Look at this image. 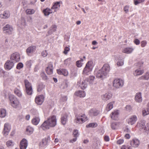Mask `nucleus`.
Here are the masks:
<instances>
[{
	"mask_svg": "<svg viewBox=\"0 0 149 149\" xmlns=\"http://www.w3.org/2000/svg\"><path fill=\"white\" fill-rule=\"evenodd\" d=\"M77 140V137H74V138L73 139L71 140L70 141V143H73L74 142H75Z\"/></svg>",
	"mask_w": 149,
	"mask_h": 149,
	"instance_id": "obj_62",
	"label": "nucleus"
},
{
	"mask_svg": "<svg viewBox=\"0 0 149 149\" xmlns=\"http://www.w3.org/2000/svg\"><path fill=\"white\" fill-rule=\"evenodd\" d=\"M144 0H134V3L135 5L137 4L143 2Z\"/></svg>",
	"mask_w": 149,
	"mask_h": 149,
	"instance_id": "obj_48",
	"label": "nucleus"
},
{
	"mask_svg": "<svg viewBox=\"0 0 149 149\" xmlns=\"http://www.w3.org/2000/svg\"><path fill=\"white\" fill-rule=\"evenodd\" d=\"M10 130V125L8 123H6L4 125V128L3 133V134L6 136L8 134Z\"/></svg>",
	"mask_w": 149,
	"mask_h": 149,
	"instance_id": "obj_15",
	"label": "nucleus"
},
{
	"mask_svg": "<svg viewBox=\"0 0 149 149\" xmlns=\"http://www.w3.org/2000/svg\"><path fill=\"white\" fill-rule=\"evenodd\" d=\"M40 120L39 117L38 116H35L32 119L31 122L33 124L35 125H37L39 123Z\"/></svg>",
	"mask_w": 149,
	"mask_h": 149,
	"instance_id": "obj_28",
	"label": "nucleus"
},
{
	"mask_svg": "<svg viewBox=\"0 0 149 149\" xmlns=\"http://www.w3.org/2000/svg\"><path fill=\"white\" fill-rule=\"evenodd\" d=\"M95 79V77L93 76H90L89 78L85 79L81 83V82L79 81L77 83L78 85L82 89H85L87 86L86 82H89L90 84L93 83Z\"/></svg>",
	"mask_w": 149,
	"mask_h": 149,
	"instance_id": "obj_3",
	"label": "nucleus"
},
{
	"mask_svg": "<svg viewBox=\"0 0 149 149\" xmlns=\"http://www.w3.org/2000/svg\"><path fill=\"white\" fill-rule=\"evenodd\" d=\"M124 61L123 59L118 60L117 62V65L118 66H120L123 65Z\"/></svg>",
	"mask_w": 149,
	"mask_h": 149,
	"instance_id": "obj_43",
	"label": "nucleus"
},
{
	"mask_svg": "<svg viewBox=\"0 0 149 149\" xmlns=\"http://www.w3.org/2000/svg\"><path fill=\"white\" fill-rule=\"evenodd\" d=\"M45 86L42 83L40 84L37 87V91L38 92H40L44 88Z\"/></svg>",
	"mask_w": 149,
	"mask_h": 149,
	"instance_id": "obj_41",
	"label": "nucleus"
},
{
	"mask_svg": "<svg viewBox=\"0 0 149 149\" xmlns=\"http://www.w3.org/2000/svg\"><path fill=\"white\" fill-rule=\"evenodd\" d=\"M10 59L14 61L17 62L20 61V57L18 53L16 52L13 53L11 56Z\"/></svg>",
	"mask_w": 149,
	"mask_h": 149,
	"instance_id": "obj_10",
	"label": "nucleus"
},
{
	"mask_svg": "<svg viewBox=\"0 0 149 149\" xmlns=\"http://www.w3.org/2000/svg\"><path fill=\"white\" fill-rule=\"evenodd\" d=\"M53 12L51 9L47 8L43 10V13L45 16H48L50 14L52 13Z\"/></svg>",
	"mask_w": 149,
	"mask_h": 149,
	"instance_id": "obj_29",
	"label": "nucleus"
},
{
	"mask_svg": "<svg viewBox=\"0 0 149 149\" xmlns=\"http://www.w3.org/2000/svg\"><path fill=\"white\" fill-rule=\"evenodd\" d=\"M36 1V0H31L30 3L31 5L34 4Z\"/></svg>",
	"mask_w": 149,
	"mask_h": 149,
	"instance_id": "obj_63",
	"label": "nucleus"
},
{
	"mask_svg": "<svg viewBox=\"0 0 149 149\" xmlns=\"http://www.w3.org/2000/svg\"><path fill=\"white\" fill-rule=\"evenodd\" d=\"M85 94H75V96L79 97H83L85 96Z\"/></svg>",
	"mask_w": 149,
	"mask_h": 149,
	"instance_id": "obj_52",
	"label": "nucleus"
},
{
	"mask_svg": "<svg viewBox=\"0 0 149 149\" xmlns=\"http://www.w3.org/2000/svg\"><path fill=\"white\" fill-rule=\"evenodd\" d=\"M23 66V64L21 63H19L17 64L16 68L18 69H20L22 68Z\"/></svg>",
	"mask_w": 149,
	"mask_h": 149,
	"instance_id": "obj_49",
	"label": "nucleus"
},
{
	"mask_svg": "<svg viewBox=\"0 0 149 149\" xmlns=\"http://www.w3.org/2000/svg\"><path fill=\"white\" fill-rule=\"evenodd\" d=\"M147 43V41L146 40H143L141 42V46L142 47H144L146 46Z\"/></svg>",
	"mask_w": 149,
	"mask_h": 149,
	"instance_id": "obj_53",
	"label": "nucleus"
},
{
	"mask_svg": "<svg viewBox=\"0 0 149 149\" xmlns=\"http://www.w3.org/2000/svg\"><path fill=\"white\" fill-rule=\"evenodd\" d=\"M140 143L139 140L137 139H134L131 141L130 143L132 147L136 148L138 146Z\"/></svg>",
	"mask_w": 149,
	"mask_h": 149,
	"instance_id": "obj_18",
	"label": "nucleus"
},
{
	"mask_svg": "<svg viewBox=\"0 0 149 149\" xmlns=\"http://www.w3.org/2000/svg\"><path fill=\"white\" fill-rule=\"evenodd\" d=\"M104 140L106 141H109V138L108 136H105L104 137Z\"/></svg>",
	"mask_w": 149,
	"mask_h": 149,
	"instance_id": "obj_60",
	"label": "nucleus"
},
{
	"mask_svg": "<svg viewBox=\"0 0 149 149\" xmlns=\"http://www.w3.org/2000/svg\"><path fill=\"white\" fill-rule=\"evenodd\" d=\"M119 114L118 110H114L113 111L111 115V118L114 120H117Z\"/></svg>",
	"mask_w": 149,
	"mask_h": 149,
	"instance_id": "obj_21",
	"label": "nucleus"
},
{
	"mask_svg": "<svg viewBox=\"0 0 149 149\" xmlns=\"http://www.w3.org/2000/svg\"><path fill=\"white\" fill-rule=\"evenodd\" d=\"M114 102H112L109 103L107 105L106 110L107 111H109L112 109L113 107Z\"/></svg>",
	"mask_w": 149,
	"mask_h": 149,
	"instance_id": "obj_37",
	"label": "nucleus"
},
{
	"mask_svg": "<svg viewBox=\"0 0 149 149\" xmlns=\"http://www.w3.org/2000/svg\"><path fill=\"white\" fill-rule=\"evenodd\" d=\"M68 113H65L61 115V122L63 125H65L68 120Z\"/></svg>",
	"mask_w": 149,
	"mask_h": 149,
	"instance_id": "obj_17",
	"label": "nucleus"
},
{
	"mask_svg": "<svg viewBox=\"0 0 149 149\" xmlns=\"http://www.w3.org/2000/svg\"><path fill=\"white\" fill-rule=\"evenodd\" d=\"M83 60L81 59L80 60L76 62V65L77 67H81L82 66L81 61H83Z\"/></svg>",
	"mask_w": 149,
	"mask_h": 149,
	"instance_id": "obj_45",
	"label": "nucleus"
},
{
	"mask_svg": "<svg viewBox=\"0 0 149 149\" xmlns=\"http://www.w3.org/2000/svg\"><path fill=\"white\" fill-rule=\"evenodd\" d=\"M123 84V81L118 79H114L113 82V86L116 88H118L122 87Z\"/></svg>",
	"mask_w": 149,
	"mask_h": 149,
	"instance_id": "obj_7",
	"label": "nucleus"
},
{
	"mask_svg": "<svg viewBox=\"0 0 149 149\" xmlns=\"http://www.w3.org/2000/svg\"><path fill=\"white\" fill-rule=\"evenodd\" d=\"M124 142V140L123 139H120L117 141V143L118 144H121Z\"/></svg>",
	"mask_w": 149,
	"mask_h": 149,
	"instance_id": "obj_59",
	"label": "nucleus"
},
{
	"mask_svg": "<svg viewBox=\"0 0 149 149\" xmlns=\"http://www.w3.org/2000/svg\"><path fill=\"white\" fill-rule=\"evenodd\" d=\"M3 29L4 31H5V33L8 34H10L13 30L12 27L8 24H7L4 26Z\"/></svg>",
	"mask_w": 149,
	"mask_h": 149,
	"instance_id": "obj_14",
	"label": "nucleus"
},
{
	"mask_svg": "<svg viewBox=\"0 0 149 149\" xmlns=\"http://www.w3.org/2000/svg\"><path fill=\"white\" fill-rule=\"evenodd\" d=\"M14 63L13 62L8 60L4 65V68L6 70H9L11 69L14 66Z\"/></svg>",
	"mask_w": 149,
	"mask_h": 149,
	"instance_id": "obj_12",
	"label": "nucleus"
},
{
	"mask_svg": "<svg viewBox=\"0 0 149 149\" xmlns=\"http://www.w3.org/2000/svg\"><path fill=\"white\" fill-rule=\"evenodd\" d=\"M121 149H132V148L129 146L123 145L122 146Z\"/></svg>",
	"mask_w": 149,
	"mask_h": 149,
	"instance_id": "obj_50",
	"label": "nucleus"
},
{
	"mask_svg": "<svg viewBox=\"0 0 149 149\" xmlns=\"http://www.w3.org/2000/svg\"><path fill=\"white\" fill-rule=\"evenodd\" d=\"M144 73L143 70H141L140 69H138L136 70L133 72V74L135 76H137L141 75Z\"/></svg>",
	"mask_w": 149,
	"mask_h": 149,
	"instance_id": "obj_27",
	"label": "nucleus"
},
{
	"mask_svg": "<svg viewBox=\"0 0 149 149\" xmlns=\"http://www.w3.org/2000/svg\"><path fill=\"white\" fill-rule=\"evenodd\" d=\"M53 69L54 68L52 64L51 63H49L46 69V71L47 74H51L53 72Z\"/></svg>",
	"mask_w": 149,
	"mask_h": 149,
	"instance_id": "obj_19",
	"label": "nucleus"
},
{
	"mask_svg": "<svg viewBox=\"0 0 149 149\" xmlns=\"http://www.w3.org/2000/svg\"><path fill=\"white\" fill-rule=\"evenodd\" d=\"M142 112L143 116H145L149 114V108L147 107L146 109H143Z\"/></svg>",
	"mask_w": 149,
	"mask_h": 149,
	"instance_id": "obj_35",
	"label": "nucleus"
},
{
	"mask_svg": "<svg viewBox=\"0 0 149 149\" xmlns=\"http://www.w3.org/2000/svg\"><path fill=\"white\" fill-rule=\"evenodd\" d=\"M48 139H50V137H49L47 139L45 138L43 139L42 141L40 142L39 146L40 148H43L47 144Z\"/></svg>",
	"mask_w": 149,
	"mask_h": 149,
	"instance_id": "obj_23",
	"label": "nucleus"
},
{
	"mask_svg": "<svg viewBox=\"0 0 149 149\" xmlns=\"http://www.w3.org/2000/svg\"><path fill=\"white\" fill-rule=\"evenodd\" d=\"M24 83L27 93H32L33 90L31 83L27 80H24Z\"/></svg>",
	"mask_w": 149,
	"mask_h": 149,
	"instance_id": "obj_8",
	"label": "nucleus"
},
{
	"mask_svg": "<svg viewBox=\"0 0 149 149\" xmlns=\"http://www.w3.org/2000/svg\"><path fill=\"white\" fill-rule=\"evenodd\" d=\"M129 6H126L124 7V10L126 13H127L129 12Z\"/></svg>",
	"mask_w": 149,
	"mask_h": 149,
	"instance_id": "obj_55",
	"label": "nucleus"
},
{
	"mask_svg": "<svg viewBox=\"0 0 149 149\" xmlns=\"http://www.w3.org/2000/svg\"><path fill=\"white\" fill-rule=\"evenodd\" d=\"M56 25H53L51 27V29L49 30L48 33L49 34H51L53 32H55L56 30Z\"/></svg>",
	"mask_w": 149,
	"mask_h": 149,
	"instance_id": "obj_38",
	"label": "nucleus"
},
{
	"mask_svg": "<svg viewBox=\"0 0 149 149\" xmlns=\"http://www.w3.org/2000/svg\"><path fill=\"white\" fill-rule=\"evenodd\" d=\"M119 123H118L114 122H113L111 124V128L113 130L117 129L119 127Z\"/></svg>",
	"mask_w": 149,
	"mask_h": 149,
	"instance_id": "obj_34",
	"label": "nucleus"
},
{
	"mask_svg": "<svg viewBox=\"0 0 149 149\" xmlns=\"http://www.w3.org/2000/svg\"><path fill=\"white\" fill-rule=\"evenodd\" d=\"M73 134L74 137L77 138L79 134L78 133V130H74L73 131Z\"/></svg>",
	"mask_w": 149,
	"mask_h": 149,
	"instance_id": "obj_46",
	"label": "nucleus"
},
{
	"mask_svg": "<svg viewBox=\"0 0 149 149\" xmlns=\"http://www.w3.org/2000/svg\"><path fill=\"white\" fill-rule=\"evenodd\" d=\"M6 145L8 147L12 146L14 145V142L11 140H9L6 142Z\"/></svg>",
	"mask_w": 149,
	"mask_h": 149,
	"instance_id": "obj_44",
	"label": "nucleus"
},
{
	"mask_svg": "<svg viewBox=\"0 0 149 149\" xmlns=\"http://www.w3.org/2000/svg\"><path fill=\"white\" fill-rule=\"evenodd\" d=\"M47 55V53L46 50L43 51L42 53V55L43 57L46 56Z\"/></svg>",
	"mask_w": 149,
	"mask_h": 149,
	"instance_id": "obj_56",
	"label": "nucleus"
},
{
	"mask_svg": "<svg viewBox=\"0 0 149 149\" xmlns=\"http://www.w3.org/2000/svg\"><path fill=\"white\" fill-rule=\"evenodd\" d=\"M34 128L30 126L27 127L26 129V132L27 134L29 135H30L33 133L34 131Z\"/></svg>",
	"mask_w": 149,
	"mask_h": 149,
	"instance_id": "obj_31",
	"label": "nucleus"
},
{
	"mask_svg": "<svg viewBox=\"0 0 149 149\" xmlns=\"http://www.w3.org/2000/svg\"><path fill=\"white\" fill-rule=\"evenodd\" d=\"M31 61H27L26 63V65L29 67H30L31 65Z\"/></svg>",
	"mask_w": 149,
	"mask_h": 149,
	"instance_id": "obj_61",
	"label": "nucleus"
},
{
	"mask_svg": "<svg viewBox=\"0 0 149 149\" xmlns=\"http://www.w3.org/2000/svg\"><path fill=\"white\" fill-rule=\"evenodd\" d=\"M70 48L67 47H65L64 49V51L63 52V53L66 55L67 54L68 52L70 51Z\"/></svg>",
	"mask_w": 149,
	"mask_h": 149,
	"instance_id": "obj_47",
	"label": "nucleus"
},
{
	"mask_svg": "<svg viewBox=\"0 0 149 149\" xmlns=\"http://www.w3.org/2000/svg\"><path fill=\"white\" fill-rule=\"evenodd\" d=\"M97 126V124L96 123H91L86 126L87 128L88 127H95Z\"/></svg>",
	"mask_w": 149,
	"mask_h": 149,
	"instance_id": "obj_40",
	"label": "nucleus"
},
{
	"mask_svg": "<svg viewBox=\"0 0 149 149\" xmlns=\"http://www.w3.org/2000/svg\"><path fill=\"white\" fill-rule=\"evenodd\" d=\"M67 98L66 96H62L60 98V100L63 102L67 100Z\"/></svg>",
	"mask_w": 149,
	"mask_h": 149,
	"instance_id": "obj_54",
	"label": "nucleus"
},
{
	"mask_svg": "<svg viewBox=\"0 0 149 149\" xmlns=\"http://www.w3.org/2000/svg\"><path fill=\"white\" fill-rule=\"evenodd\" d=\"M149 79V72H146L145 75L142 76L138 79V80H148Z\"/></svg>",
	"mask_w": 149,
	"mask_h": 149,
	"instance_id": "obj_30",
	"label": "nucleus"
},
{
	"mask_svg": "<svg viewBox=\"0 0 149 149\" xmlns=\"http://www.w3.org/2000/svg\"><path fill=\"white\" fill-rule=\"evenodd\" d=\"M6 111L3 109H1L0 110V117L1 118L5 117L6 115Z\"/></svg>",
	"mask_w": 149,
	"mask_h": 149,
	"instance_id": "obj_36",
	"label": "nucleus"
},
{
	"mask_svg": "<svg viewBox=\"0 0 149 149\" xmlns=\"http://www.w3.org/2000/svg\"><path fill=\"white\" fill-rule=\"evenodd\" d=\"M135 100L137 102H141L142 100L141 94H136L135 97Z\"/></svg>",
	"mask_w": 149,
	"mask_h": 149,
	"instance_id": "obj_33",
	"label": "nucleus"
},
{
	"mask_svg": "<svg viewBox=\"0 0 149 149\" xmlns=\"http://www.w3.org/2000/svg\"><path fill=\"white\" fill-rule=\"evenodd\" d=\"M44 96L43 95L37 96L35 98V102L38 105H41L44 101Z\"/></svg>",
	"mask_w": 149,
	"mask_h": 149,
	"instance_id": "obj_13",
	"label": "nucleus"
},
{
	"mask_svg": "<svg viewBox=\"0 0 149 149\" xmlns=\"http://www.w3.org/2000/svg\"><path fill=\"white\" fill-rule=\"evenodd\" d=\"M138 120L137 118L136 115H132L127 120V123L130 125L134 124Z\"/></svg>",
	"mask_w": 149,
	"mask_h": 149,
	"instance_id": "obj_9",
	"label": "nucleus"
},
{
	"mask_svg": "<svg viewBox=\"0 0 149 149\" xmlns=\"http://www.w3.org/2000/svg\"><path fill=\"white\" fill-rule=\"evenodd\" d=\"M27 146L28 142L25 139H23L20 143V149H26Z\"/></svg>",
	"mask_w": 149,
	"mask_h": 149,
	"instance_id": "obj_16",
	"label": "nucleus"
},
{
	"mask_svg": "<svg viewBox=\"0 0 149 149\" xmlns=\"http://www.w3.org/2000/svg\"><path fill=\"white\" fill-rule=\"evenodd\" d=\"M9 99L11 105L14 108H17L19 105V102L16 97L12 94L9 95Z\"/></svg>",
	"mask_w": 149,
	"mask_h": 149,
	"instance_id": "obj_6",
	"label": "nucleus"
},
{
	"mask_svg": "<svg viewBox=\"0 0 149 149\" xmlns=\"http://www.w3.org/2000/svg\"><path fill=\"white\" fill-rule=\"evenodd\" d=\"M71 60V58H68L67 59L64 61V63L66 65L68 63L70 62Z\"/></svg>",
	"mask_w": 149,
	"mask_h": 149,
	"instance_id": "obj_58",
	"label": "nucleus"
},
{
	"mask_svg": "<svg viewBox=\"0 0 149 149\" xmlns=\"http://www.w3.org/2000/svg\"><path fill=\"white\" fill-rule=\"evenodd\" d=\"M99 113V111L95 109H91L88 112L89 115L91 116H97L98 115Z\"/></svg>",
	"mask_w": 149,
	"mask_h": 149,
	"instance_id": "obj_20",
	"label": "nucleus"
},
{
	"mask_svg": "<svg viewBox=\"0 0 149 149\" xmlns=\"http://www.w3.org/2000/svg\"><path fill=\"white\" fill-rule=\"evenodd\" d=\"M10 16V13L9 11L6 10L4 11L3 14H0V17L3 19H6L8 18Z\"/></svg>",
	"mask_w": 149,
	"mask_h": 149,
	"instance_id": "obj_25",
	"label": "nucleus"
},
{
	"mask_svg": "<svg viewBox=\"0 0 149 149\" xmlns=\"http://www.w3.org/2000/svg\"><path fill=\"white\" fill-rule=\"evenodd\" d=\"M41 75L42 79L44 80H46L47 79V77L44 72H42L41 74Z\"/></svg>",
	"mask_w": 149,
	"mask_h": 149,
	"instance_id": "obj_51",
	"label": "nucleus"
},
{
	"mask_svg": "<svg viewBox=\"0 0 149 149\" xmlns=\"http://www.w3.org/2000/svg\"><path fill=\"white\" fill-rule=\"evenodd\" d=\"M110 70V66L109 64H105L103 67L97 72L96 77L98 78H104L107 75Z\"/></svg>",
	"mask_w": 149,
	"mask_h": 149,
	"instance_id": "obj_2",
	"label": "nucleus"
},
{
	"mask_svg": "<svg viewBox=\"0 0 149 149\" xmlns=\"http://www.w3.org/2000/svg\"><path fill=\"white\" fill-rule=\"evenodd\" d=\"M57 72L59 74H62L65 76H67L68 75V71L64 69H59L57 70Z\"/></svg>",
	"mask_w": 149,
	"mask_h": 149,
	"instance_id": "obj_26",
	"label": "nucleus"
},
{
	"mask_svg": "<svg viewBox=\"0 0 149 149\" xmlns=\"http://www.w3.org/2000/svg\"><path fill=\"white\" fill-rule=\"evenodd\" d=\"M60 2H57L54 3L53 6L52 7L51 9H54L58 8V7H60Z\"/></svg>",
	"mask_w": 149,
	"mask_h": 149,
	"instance_id": "obj_39",
	"label": "nucleus"
},
{
	"mask_svg": "<svg viewBox=\"0 0 149 149\" xmlns=\"http://www.w3.org/2000/svg\"><path fill=\"white\" fill-rule=\"evenodd\" d=\"M87 120V119L86 115L84 114H82L77 118L75 122L77 123H81L85 122Z\"/></svg>",
	"mask_w": 149,
	"mask_h": 149,
	"instance_id": "obj_11",
	"label": "nucleus"
},
{
	"mask_svg": "<svg viewBox=\"0 0 149 149\" xmlns=\"http://www.w3.org/2000/svg\"><path fill=\"white\" fill-rule=\"evenodd\" d=\"M134 42L136 45H139L140 43V41L138 39H136L134 41Z\"/></svg>",
	"mask_w": 149,
	"mask_h": 149,
	"instance_id": "obj_57",
	"label": "nucleus"
},
{
	"mask_svg": "<svg viewBox=\"0 0 149 149\" xmlns=\"http://www.w3.org/2000/svg\"><path fill=\"white\" fill-rule=\"evenodd\" d=\"M57 120L56 116L52 115L50 116L40 126L42 129L45 130L49 129L50 127H54L56 125Z\"/></svg>",
	"mask_w": 149,
	"mask_h": 149,
	"instance_id": "obj_1",
	"label": "nucleus"
},
{
	"mask_svg": "<svg viewBox=\"0 0 149 149\" xmlns=\"http://www.w3.org/2000/svg\"><path fill=\"white\" fill-rule=\"evenodd\" d=\"M134 49L130 47H127L123 49L122 52L124 53L129 54L132 53Z\"/></svg>",
	"mask_w": 149,
	"mask_h": 149,
	"instance_id": "obj_32",
	"label": "nucleus"
},
{
	"mask_svg": "<svg viewBox=\"0 0 149 149\" xmlns=\"http://www.w3.org/2000/svg\"><path fill=\"white\" fill-rule=\"evenodd\" d=\"M26 12L27 14L31 15L35 13V10L33 9H28L26 10Z\"/></svg>",
	"mask_w": 149,
	"mask_h": 149,
	"instance_id": "obj_42",
	"label": "nucleus"
},
{
	"mask_svg": "<svg viewBox=\"0 0 149 149\" xmlns=\"http://www.w3.org/2000/svg\"><path fill=\"white\" fill-rule=\"evenodd\" d=\"M145 120L141 121L138 123L137 126L140 130H143L147 134H149V123H147V127L145 126Z\"/></svg>",
	"mask_w": 149,
	"mask_h": 149,
	"instance_id": "obj_4",
	"label": "nucleus"
},
{
	"mask_svg": "<svg viewBox=\"0 0 149 149\" xmlns=\"http://www.w3.org/2000/svg\"><path fill=\"white\" fill-rule=\"evenodd\" d=\"M36 49L35 46H31L27 48L26 50V52L28 55H29L30 53H32L35 52Z\"/></svg>",
	"mask_w": 149,
	"mask_h": 149,
	"instance_id": "obj_22",
	"label": "nucleus"
},
{
	"mask_svg": "<svg viewBox=\"0 0 149 149\" xmlns=\"http://www.w3.org/2000/svg\"><path fill=\"white\" fill-rule=\"evenodd\" d=\"M112 96L111 94H104L101 96L102 99L104 101H107L110 99Z\"/></svg>",
	"mask_w": 149,
	"mask_h": 149,
	"instance_id": "obj_24",
	"label": "nucleus"
},
{
	"mask_svg": "<svg viewBox=\"0 0 149 149\" xmlns=\"http://www.w3.org/2000/svg\"><path fill=\"white\" fill-rule=\"evenodd\" d=\"M125 137L127 139H129L130 138V136L129 134H127L125 135Z\"/></svg>",
	"mask_w": 149,
	"mask_h": 149,
	"instance_id": "obj_64",
	"label": "nucleus"
},
{
	"mask_svg": "<svg viewBox=\"0 0 149 149\" xmlns=\"http://www.w3.org/2000/svg\"><path fill=\"white\" fill-rule=\"evenodd\" d=\"M93 62L92 61H88L83 70V74L88 75V73L92 70L93 67Z\"/></svg>",
	"mask_w": 149,
	"mask_h": 149,
	"instance_id": "obj_5",
	"label": "nucleus"
}]
</instances>
